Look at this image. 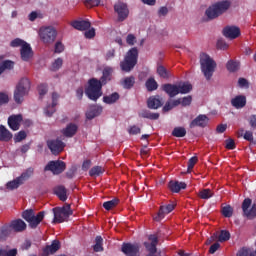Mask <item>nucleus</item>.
I'll list each match as a JSON object with an SVG mask.
<instances>
[{"label": "nucleus", "mask_w": 256, "mask_h": 256, "mask_svg": "<svg viewBox=\"0 0 256 256\" xmlns=\"http://www.w3.org/2000/svg\"><path fill=\"white\" fill-rule=\"evenodd\" d=\"M44 113L46 117H53V113H55V106H53V104L46 106Z\"/></svg>", "instance_id": "052dcab7"}, {"label": "nucleus", "mask_w": 256, "mask_h": 256, "mask_svg": "<svg viewBox=\"0 0 256 256\" xmlns=\"http://www.w3.org/2000/svg\"><path fill=\"white\" fill-rule=\"evenodd\" d=\"M185 135H187V130L185 129V127H175L172 131V136L173 137H185Z\"/></svg>", "instance_id": "79ce46f5"}, {"label": "nucleus", "mask_w": 256, "mask_h": 256, "mask_svg": "<svg viewBox=\"0 0 256 256\" xmlns=\"http://www.w3.org/2000/svg\"><path fill=\"white\" fill-rule=\"evenodd\" d=\"M65 51V45L61 41H57L54 46V53H63Z\"/></svg>", "instance_id": "bf43d9fd"}, {"label": "nucleus", "mask_w": 256, "mask_h": 256, "mask_svg": "<svg viewBox=\"0 0 256 256\" xmlns=\"http://www.w3.org/2000/svg\"><path fill=\"white\" fill-rule=\"evenodd\" d=\"M60 67H63V59L62 58H57L53 63L51 70L52 71H59Z\"/></svg>", "instance_id": "5fc2aeb1"}, {"label": "nucleus", "mask_w": 256, "mask_h": 256, "mask_svg": "<svg viewBox=\"0 0 256 256\" xmlns=\"http://www.w3.org/2000/svg\"><path fill=\"white\" fill-rule=\"evenodd\" d=\"M79 127L76 124L70 123L62 131L64 137H74Z\"/></svg>", "instance_id": "c85d7f7f"}, {"label": "nucleus", "mask_w": 256, "mask_h": 256, "mask_svg": "<svg viewBox=\"0 0 256 256\" xmlns=\"http://www.w3.org/2000/svg\"><path fill=\"white\" fill-rule=\"evenodd\" d=\"M122 253L126 256H141V246L138 243H123L121 247Z\"/></svg>", "instance_id": "6e6552de"}, {"label": "nucleus", "mask_w": 256, "mask_h": 256, "mask_svg": "<svg viewBox=\"0 0 256 256\" xmlns=\"http://www.w3.org/2000/svg\"><path fill=\"white\" fill-rule=\"evenodd\" d=\"M58 211L62 212L65 219H69L73 215V210H71V205L66 204L63 207H58Z\"/></svg>", "instance_id": "e433bc0d"}, {"label": "nucleus", "mask_w": 256, "mask_h": 256, "mask_svg": "<svg viewBox=\"0 0 256 256\" xmlns=\"http://www.w3.org/2000/svg\"><path fill=\"white\" fill-rule=\"evenodd\" d=\"M20 56L22 61H30L33 58V48L31 45L26 42L20 49Z\"/></svg>", "instance_id": "dca6fc26"}, {"label": "nucleus", "mask_w": 256, "mask_h": 256, "mask_svg": "<svg viewBox=\"0 0 256 256\" xmlns=\"http://www.w3.org/2000/svg\"><path fill=\"white\" fill-rule=\"evenodd\" d=\"M103 173H105V169L101 166H94L89 171L90 177H99V175H103Z\"/></svg>", "instance_id": "ea45409f"}, {"label": "nucleus", "mask_w": 256, "mask_h": 256, "mask_svg": "<svg viewBox=\"0 0 256 256\" xmlns=\"http://www.w3.org/2000/svg\"><path fill=\"white\" fill-rule=\"evenodd\" d=\"M35 215V212L30 209V210H25L22 213V217L25 221H27V223H29V221H31V219H33V216Z\"/></svg>", "instance_id": "603ef678"}, {"label": "nucleus", "mask_w": 256, "mask_h": 256, "mask_svg": "<svg viewBox=\"0 0 256 256\" xmlns=\"http://www.w3.org/2000/svg\"><path fill=\"white\" fill-rule=\"evenodd\" d=\"M193 89V86L189 83H183L182 85H178V91L182 95H187Z\"/></svg>", "instance_id": "c03bdc74"}, {"label": "nucleus", "mask_w": 256, "mask_h": 256, "mask_svg": "<svg viewBox=\"0 0 256 256\" xmlns=\"http://www.w3.org/2000/svg\"><path fill=\"white\" fill-rule=\"evenodd\" d=\"M148 109H159V107H163V98L161 96H150L147 100Z\"/></svg>", "instance_id": "f3484780"}, {"label": "nucleus", "mask_w": 256, "mask_h": 256, "mask_svg": "<svg viewBox=\"0 0 256 256\" xmlns=\"http://www.w3.org/2000/svg\"><path fill=\"white\" fill-rule=\"evenodd\" d=\"M13 232V228H11V225H4L0 228V240L5 241L9 235Z\"/></svg>", "instance_id": "2f4dec72"}, {"label": "nucleus", "mask_w": 256, "mask_h": 256, "mask_svg": "<svg viewBox=\"0 0 256 256\" xmlns=\"http://www.w3.org/2000/svg\"><path fill=\"white\" fill-rule=\"evenodd\" d=\"M137 41V38L133 34H128L126 37V43L130 46L135 45V42Z\"/></svg>", "instance_id": "774afa93"}, {"label": "nucleus", "mask_w": 256, "mask_h": 256, "mask_svg": "<svg viewBox=\"0 0 256 256\" xmlns=\"http://www.w3.org/2000/svg\"><path fill=\"white\" fill-rule=\"evenodd\" d=\"M47 91H48L47 84H40L38 86V93H39L40 97L47 95Z\"/></svg>", "instance_id": "69168bd1"}, {"label": "nucleus", "mask_w": 256, "mask_h": 256, "mask_svg": "<svg viewBox=\"0 0 256 256\" xmlns=\"http://www.w3.org/2000/svg\"><path fill=\"white\" fill-rule=\"evenodd\" d=\"M231 105L235 109H243L247 105V97L244 95H238L231 99Z\"/></svg>", "instance_id": "4be33fe9"}, {"label": "nucleus", "mask_w": 256, "mask_h": 256, "mask_svg": "<svg viewBox=\"0 0 256 256\" xmlns=\"http://www.w3.org/2000/svg\"><path fill=\"white\" fill-rule=\"evenodd\" d=\"M39 37L44 45H51L57 39V30L53 26L42 27L39 29Z\"/></svg>", "instance_id": "423d86ee"}, {"label": "nucleus", "mask_w": 256, "mask_h": 256, "mask_svg": "<svg viewBox=\"0 0 256 256\" xmlns=\"http://www.w3.org/2000/svg\"><path fill=\"white\" fill-rule=\"evenodd\" d=\"M208 123H209V118L207 117V115L200 114L194 120L191 121L189 127L190 129H194V127L205 128V126Z\"/></svg>", "instance_id": "2eb2a0df"}, {"label": "nucleus", "mask_w": 256, "mask_h": 256, "mask_svg": "<svg viewBox=\"0 0 256 256\" xmlns=\"http://www.w3.org/2000/svg\"><path fill=\"white\" fill-rule=\"evenodd\" d=\"M34 170L32 167L26 169L19 177L20 181H22V184L25 183V181L29 180L31 176L33 175Z\"/></svg>", "instance_id": "58836bf2"}, {"label": "nucleus", "mask_w": 256, "mask_h": 256, "mask_svg": "<svg viewBox=\"0 0 256 256\" xmlns=\"http://www.w3.org/2000/svg\"><path fill=\"white\" fill-rule=\"evenodd\" d=\"M200 65L202 73H204V76L209 81V79L213 77V73H215V67H217V63H215V60H213L209 54L202 53L200 55Z\"/></svg>", "instance_id": "39448f33"}, {"label": "nucleus", "mask_w": 256, "mask_h": 256, "mask_svg": "<svg viewBox=\"0 0 256 256\" xmlns=\"http://www.w3.org/2000/svg\"><path fill=\"white\" fill-rule=\"evenodd\" d=\"M197 161H199V159L197 158V156L191 157L188 161V170L187 173H191V171H193V167H195V164L197 163Z\"/></svg>", "instance_id": "4d7b16f0"}, {"label": "nucleus", "mask_w": 256, "mask_h": 256, "mask_svg": "<svg viewBox=\"0 0 256 256\" xmlns=\"http://www.w3.org/2000/svg\"><path fill=\"white\" fill-rule=\"evenodd\" d=\"M43 219H45L44 211H40L36 216L34 214V216H32L31 220H29L28 222L29 227H31V229H37V227L39 226V223H41Z\"/></svg>", "instance_id": "a878e982"}, {"label": "nucleus", "mask_w": 256, "mask_h": 256, "mask_svg": "<svg viewBox=\"0 0 256 256\" xmlns=\"http://www.w3.org/2000/svg\"><path fill=\"white\" fill-rule=\"evenodd\" d=\"M157 73L162 79H169V71L164 66H158Z\"/></svg>", "instance_id": "09e8293b"}, {"label": "nucleus", "mask_w": 256, "mask_h": 256, "mask_svg": "<svg viewBox=\"0 0 256 256\" xmlns=\"http://www.w3.org/2000/svg\"><path fill=\"white\" fill-rule=\"evenodd\" d=\"M95 253H101L103 251V237L96 236L95 245L93 246Z\"/></svg>", "instance_id": "a19ab883"}, {"label": "nucleus", "mask_w": 256, "mask_h": 256, "mask_svg": "<svg viewBox=\"0 0 256 256\" xmlns=\"http://www.w3.org/2000/svg\"><path fill=\"white\" fill-rule=\"evenodd\" d=\"M101 0H85L86 7H99Z\"/></svg>", "instance_id": "338daca9"}, {"label": "nucleus", "mask_w": 256, "mask_h": 256, "mask_svg": "<svg viewBox=\"0 0 256 256\" xmlns=\"http://www.w3.org/2000/svg\"><path fill=\"white\" fill-rule=\"evenodd\" d=\"M113 67L111 66H107L103 69L102 71V76L100 78V83L102 85H107V83H109V81H111L113 79Z\"/></svg>", "instance_id": "6ab92c4d"}, {"label": "nucleus", "mask_w": 256, "mask_h": 256, "mask_svg": "<svg viewBox=\"0 0 256 256\" xmlns=\"http://www.w3.org/2000/svg\"><path fill=\"white\" fill-rule=\"evenodd\" d=\"M114 11L118 15V21L123 23L129 17V7L124 2H118L114 5Z\"/></svg>", "instance_id": "9d476101"}, {"label": "nucleus", "mask_w": 256, "mask_h": 256, "mask_svg": "<svg viewBox=\"0 0 256 256\" xmlns=\"http://www.w3.org/2000/svg\"><path fill=\"white\" fill-rule=\"evenodd\" d=\"M173 209H175V204H168L166 206H160V209L158 211V215L155 218V221H161V219H163V217H165V215H169V213H171V211H173Z\"/></svg>", "instance_id": "393cba45"}, {"label": "nucleus", "mask_w": 256, "mask_h": 256, "mask_svg": "<svg viewBox=\"0 0 256 256\" xmlns=\"http://www.w3.org/2000/svg\"><path fill=\"white\" fill-rule=\"evenodd\" d=\"M146 87L149 91H157L159 85L157 84V81H155L153 78H149L146 81Z\"/></svg>", "instance_id": "de8ad7c7"}, {"label": "nucleus", "mask_w": 256, "mask_h": 256, "mask_svg": "<svg viewBox=\"0 0 256 256\" xmlns=\"http://www.w3.org/2000/svg\"><path fill=\"white\" fill-rule=\"evenodd\" d=\"M134 85H135V77L133 76L126 77L122 81V86L124 89H132Z\"/></svg>", "instance_id": "4c0bfd02"}, {"label": "nucleus", "mask_w": 256, "mask_h": 256, "mask_svg": "<svg viewBox=\"0 0 256 256\" xmlns=\"http://www.w3.org/2000/svg\"><path fill=\"white\" fill-rule=\"evenodd\" d=\"M11 139H13V133H11L5 126L0 125V141L9 143Z\"/></svg>", "instance_id": "cd10ccee"}, {"label": "nucleus", "mask_w": 256, "mask_h": 256, "mask_svg": "<svg viewBox=\"0 0 256 256\" xmlns=\"http://www.w3.org/2000/svg\"><path fill=\"white\" fill-rule=\"evenodd\" d=\"M58 249H61V242L54 240L51 245L46 246L43 249L42 256H49L57 253Z\"/></svg>", "instance_id": "a211bd4d"}, {"label": "nucleus", "mask_w": 256, "mask_h": 256, "mask_svg": "<svg viewBox=\"0 0 256 256\" xmlns=\"http://www.w3.org/2000/svg\"><path fill=\"white\" fill-rule=\"evenodd\" d=\"M231 239V233H229V231L227 230H221L220 234L218 236V241H220V243H225V241H229Z\"/></svg>", "instance_id": "a18cd8bd"}, {"label": "nucleus", "mask_w": 256, "mask_h": 256, "mask_svg": "<svg viewBox=\"0 0 256 256\" xmlns=\"http://www.w3.org/2000/svg\"><path fill=\"white\" fill-rule=\"evenodd\" d=\"M119 205V198H114L112 200L106 201L103 203L104 209L106 211H111V209H115Z\"/></svg>", "instance_id": "f704fd0d"}, {"label": "nucleus", "mask_w": 256, "mask_h": 256, "mask_svg": "<svg viewBox=\"0 0 256 256\" xmlns=\"http://www.w3.org/2000/svg\"><path fill=\"white\" fill-rule=\"evenodd\" d=\"M251 203H253V201L250 198H245L244 201L242 202V211L245 217H247L248 219H255L256 203H254L252 206ZM249 207L251 208L249 209Z\"/></svg>", "instance_id": "1a4fd4ad"}, {"label": "nucleus", "mask_w": 256, "mask_h": 256, "mask_svg": "<svg viewBox=\"0 0 256 256\" xmlns=\"http://www.w3.org/2000/svg\"><path fill=\"white\" fill-rule=\"evenodd\" d=\"M10 227L12 228V231H15L16 233H23V231L27 229V224L22 219H16L10 223Z\"/></svg>", "instance_id": "b1692460"}, {"label": "nucleus", "mask_w": 256, "mask_h": 256, "mask_svg": "<svg viewBox=\"0 0 256 256\" xmlns=\"http://www.w3.org/2000/svg\"><path fill=\"white\" fill-rule=\"evenodd\" d=\"M222 215L228 218L233 217V207H231L230 205L224 206L222 208Z\"/></svg>", "instance_id": "6e6d98bb"}, {"label": "nucleus", "mask_w": 256, "mask_h": 256, "mask_svg": "<svg viewBox=\"0 0 256 256\" xmlns=\"http://www.w3.org/2000/svg\"><path fill=\"white\" fill-rule=\"evenodd\" d=\"M162 91H165L171 98L177 97V95H179V86L176 84L167 83L162 85Z\"/></svg>", "instance_id": "412c9836"}, {"label": "nucleus", "mask_w": 256, "mask_h": 256, "mask_svg": "<svg viewBox=\"0 0 256 256\" xmlns=\"http://www.w3.org/2000/svg\"><path fill=\"white\" fill-rule=\"evenodd\" d=\"M192 101H193V97L185 96V97L181 98V105H182V107H189V105H191Z\"/></svg>", "instance_id": "e2e57ef3"}, {"label": "nucleus", "mask_w": 256, "mask_h": 256, "mask_svg": "<svg viewBox=\"0 0 256 256\" xmlns=\"http://www.w3.org/2000/svg\"><path fill=\"white\" fill-rule=\"evenodd\" d=\"M103 84L97 78L88 81V87L85 89V95L90 101H97L103 95Z\"/></svg>", "instance_id": "f03ea898"}, {"label": "nucleus", "mask_w": 256, "mask_h": 256, "mask_svg": "<svg viewBox=\"0 0 256 256\" xmlns=\"http://www.w3.org/2000/svg\"><path fill=\"white\" fill-rule=\"evenodd\" d=\"M235 147H237L235 145V140L229 138L225 141V148L228 149L229 151H233V149H235Z\"/></svg>", "instance_id": "680f3d73"}, {"label": "nucleus", "mask_w": 256, "mask_h": 256, "mask_svg": "<svg viewBox=\"0 0 256 256\" xmlns=\"http://www.w3.org/2000/svg\"><path fill=\"white\" fill-rule=\"evenodd\" d=\"M71 26L77 31H87L91 28V22L89 20H75L71 23Z\"/></svg>", "instance_id": "5701e85b"}, {"label": "nucleus", "mask_w": 256, "mask_h": 256, "mask_svg": "<svg viewBox=\"0 0 256 256\" xmlns=\"http://www.w3.org/2000/svg\"><path fill=\"white\" fill-rule=\"evenodd\" d=\"M226 68L230 73H235V71H239V62L229 60L226 64Z\"/></svg>", "instance_id": "37998d69"}, {"label": "nucleus", "mask_w": 256, "mask_h": 256, "mask_svg": "<svg viewBox=\"0 0 256 256\" xmlns=\"http://www.w3.org/2000/svg\"><path fill=\"white\" fill-rule=\"evenodd\" d=\"M137 59H139V50H137L136 47L131 48L124 60L120 62V68L125 73H129L130 71H133L135 69V65H137Z\"/></svg>", "instance_id": "20e7f679"}, {"label": "nucleus", "mask_w": 256, "mask_h": 256, "mask_svg": "<svg viewBox=\"0 0 256 256\" xmlns=\"http://www.w3.org/2000/svg\"><path fill=\"white\" fill-rule=\"evenodd\" d=\"M139 117H142V119H150V121H157V119H159V117H160V114L153 113L149 110H142L139 113Z\"/></svg>", "instance_id": "c756f323"}, {"label": "nucleus", "mask_w": 256, "mask_h": 256, "mask_svg": "<svg viewBox=\"0 0 256 256\" xmlns=\"http://www.w3.org/2000/svg\"><path fill=\"white\" fill-rule=\"evenodd\" d=\"M168 188L172 193H179L181 189H187V184L185 182L171 180L168 183Z\"/></svg>", "instance_id": "bb28decb"}, {"label": "nucleus", "mask_w": 256, "mask_h": 256, "mask_svg": "<svg viewBox=\"0 0 256 256\" xmlns=\"http://www.w3.org/2000/svg\"><path fill=\"white\" fill-rule=\"evenodd\" d=\"M25 139H27V132H25L24 130L19 131L14 136L15 143H21V141H23Z\"/></svg>", "instance_id": "8fccbe9b"}, {"label": "nucleus", "mask_w": 256, "mask_h": 256, "mask_svg": "<svg viewBox=\"0 0 256 256\" xmlns=\"http://www.w3.org/2000/svg\"><path fill=\"white\" fill-rule=\"evenodd\" d=\"M2 67H4L5 71L8 69L9 71L15 67V62L11 60H5L2 62Z\"/></svg>", "instance_id": "0e129e2a"}, {"label": "nucleus", "mask_w": 256, "mask_h": 256, "mask_svg": "<svg viewBox=\"0 0 256 256\" xmlns=\"http://www.w3.org/2000/svg\"><path fill=\"white\" fill-rule=\"evenodd\" d=\"M31 89V81L29 78H22L15 90H14V101L17 105H21L23 103L25 96L29 95V90Z\"/></svg>", "instance_id": "7ed1b4c3"}, {"label": "nucleus", "mask_w": 256, "mask_h": 256, "mask_svg": "<svg viewBox=\"0 0 256 256\" xmlns=\"http://www.w3.org/2000/svg\"><path fill=\"white\" fill-rule=\"evenodd\" d=\"M21 123H23L22 114H12L8 117V126L12 131H19Z\"/></svg>", "instance_id": "f8f14e48"}, {"label": "nucleus", "mask_w": 256, "mask_h": 256, "mask_svg": "<svg viewBox=\"0 0 256 256\" xmlns=\"http://www.w3.org/2000/svg\"><path fill=\"white\" fill-rule=\"evenodd\" d=\"M101 113H103V107L99 105H92L86 112V119L91 121L92 119H95V117H99Z\"/></svg>", "instance_id": "aec40b11"}, {"label": "nucleus", "mask_w": 256, "mask_h": 256, "mask_svg": "<svg viewBox=\"0 0 256 256\" xmlns=\"http://www.w3.org/2000/svg\"><path fill=\"white\" fill-rule=\"evenodd\" d=\"M20 185H23V181H21V178L17 177L16 179L8 182L6 184V188L10 189V191H13V189H19Z\"/></svg>", "instance_id": "c9c22d12"}, {"label": "nucleus", "mask_w": 256, "mask_h": 256, "mask_svg": "<svg viewBox=\"0 0 256 256\" xmlns=\"http://www.w3.org/2000/svg\"><path fill=\"white\" fill-rule=\"evenodd\" d=\"M52 211L54 213L53 223H64V221H67L61 210H59V207L53 208Z\"/></svg>", "instance_id": "7c9ffc66"}, {"label": "nucleus", "mask_w": 256, "mask_h": 256, "mask_svg": "<svg viewBox=\"0 0 256 256\" xmlns=\"http://www.w3.org/2000/svg\"><path fill=\"white\" fill-rule=\"evenodd\" d=\"M148 241L144 242V247L149 253H157V245L159 244V238L155 234L148 236Z\"/></svg>", "instance_id": "ddd939ff"}, {"label": "nucleus", "mask_w": 256, "mask_h": 256, "mask_svg": "<svg viewBox=\"0 0 256 256\" xmlns=\"http://www.w3.org/2000/svg\"><path fill=\"white\" fill-rule=\"evenodd\" d=\"M65 169H67V164H65V162L61 160H54L48 162L44 168V171H51L53 175H61Z\"/></svg>", "instance_id": "0eeeda50"}, {"label": "nucleus", "mask_w": 256, "mask_h": 256, "mask_svg": "<svg viewBox=\"0 0 256 256\" xmlns=\"http://www.w3.org/2000/svg\"><path fill=\"white\" fill-rule=\"evenodd\" d=\"M217 49H220L221 51H226V49H229V44L225 42L223 39H219L216 44Z\"/></svg>", "instance_id": "13d9d810"}, {"label": "nucleus", "mask_w": 256, "mask_h": 256, "mask_svg": "<svg viewBox=\"0 0 256 256\" xmlns=\"http://www.w3.org/2000/svg\"><path fill=\"white\" fill-rule=\"evenodd\" d=\"M119 93L114 92L108 96H104L103 97V101L107 104V105H113V103H117V101H119Z\"/></svg>", "instance_id": "72a5a7b5"}, {"label": "nucleus", "mask_w": 256, "mask_h": 256, "mask_svg": "<svg viewBox=\"0 0 256 256\" xmlns=\"http://www.w3.org/2000/svg\"><path fill=\"white\" fill-rule=\"evenodd\" d=\"M223 35L227 39H237V37L241 36V29L237 26H226L223 29Z\"/></svg>", "instance_id": "4468645a"}, {"label": "nucleus", "mask_w": 256, "mask_h": 256, "mask_svg": "<svg viewBox=\"0 0 256 256\" xmlns=\"http://www.w3.org/2000/svg\"><path fill=\"white\" fill-rule=\"evenodd\" d=\"M55 195L60 199V201H65L67 199V189L65 186H58L54 189Z\"/></svg>", "instance_id": "473e14b6"}, {"label": "nucleus", "mask_w": 256, "mask_h": 256, "mask_svg": "<svg viewBox=\"0 0 256 256\" xmlns=\"http://www.w3.org/2000/svg\"><path fill=\"white\" fill-rule=\"evenodd\" d=\"M231 7L230 1H220L212 4L206 11L205 15L209 21L212 19H217L220 15H223Z\"/></svg>", "instance_id": "f257e3e1"}, {"label": "nucleus", "mask_w": 256, "mask_h": 256, "mask_svg": "<svg viewBox=\"0 0 256 256\" xmlns=\"http://www.w3.org/2000/svg\"><path fill=\"white\" fill-rule=\"evenodd\" d=\"M0 256H17V249H0Z\"/></svg>", "instance_id": "3c124183"}, {"label": "nucleus", "mask_w": 256, "mask_h": 256, "mask_svg": "<svg viewBox=\"0 0 256 256\" xmlns=\"http://www.w3.org/2000/svg\"><path fill=\"white\" fill-rule=\"evenodd\" d=\"M198 197H200V199H211V197H213V192L209 188L202 189L198 193Z\"/></svg>", "instance_id": "49530a36"}, {"label": "nucleus", "mask_w": 256, "mask_h": 256, "mask_svg": "<svg viewBox=\"0 0 256 256\" xmlns=\"http://www.w3.org/2000/svg\"><path fill=\"white\" fill-rule=\"evenodd\" d=\"M46 143L52 155H59L65 149V144L59 139L48 140Z\"/></svg>", "instance_id": "9b49d317"}, {"label": "nucleus", "mask_w": 256, "mask_h": 256, "mask_svg": "<svg viewBox=\"0 0 256 256\" xmlns=\"http://www.w3.org/2000/svg\"><path fill=\"white\" fill-rule=\"evenodd\" d=\"M27 44L25 40L21 38H15L10 42V47H23V45Z\"/></svg>", "instance_id": "864d4df0"}]
</instances>
